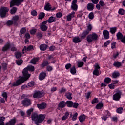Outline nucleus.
<instances>
[{
    "instance_id": "f257e3e1",
    "label": "nucleus",
    "mask_w": 125,
    "mask_h": 125,
    "mask_svg": "<svg viewBox=\"0 0 125 125\" xmlns=\"http://www.w3.org/2000/svg\"><path fill=\"white\" fill-rule=\"evenodd\" d=\"M28 71H30V72H34V71H35V67L30 65L24 68L22 71L23 77L17 80L16 82H14L13 83L12 86H18V85L22 84L24 82L27 81L29 78L31 77V74H29Z\"/></svg>"
},
{
    "instance_id": "f03ea898",
    "label": "nucleus",
    "mask_w": 125,
    "mask_h": 125,
    "mask_svg": "<svg viewBox=\"0 0 125 125\" xmlns=\"http://www.w3.org/2000/svg\"><path fill=\"white\" fill-rule=\"evenodd\" d=\"M97 39H98V35L96 33L90 34L86 38L87 42L89 43L92 42L93 41H97Z\"/></svg>"
},
{
    "instance_id": "7ed1b4c3",
    "label": "nucleus",
    "mask_w": 125,
    "mask_h": 125,
    "mask_svg": "<svg viewBox=\"0 0 125 125\" xmlns=\"http://www.w3.org/2000/svg\"><path fill=\"white\" fill-rule=\"evenodd\" d=\"M9 11V8L7 7L2 6L0 8V16L4 18L6 16V13Z\"/></svg>"
},
{
    "instance_id": "20e7f679",
    "label": "nucleus",
    "mask_w": 125,
    "mask_h": 125,
    "mask_svg": "<svg viewBox=\"0 0 125 125\" xmlns=\"http://www.w3.org/2000/svg\"><path fill=\"white\" fill-rule=\"evenodd\" d=\"M43 95H44V94H43V92L40 91H35L34 92V94L33 95V98H42V97H43Z\"/></svg>"
},
{
    "instance_id": "39448f33",
    "label": "nucleus",
    "mask_w": 125,
    "mask_h": 125,
    "mask_svg": "<svg viewBox=\"0 0 125 125\" xmlns=\"http://www.w3.org/2000/svg\"><path fill=\"white\" fill-rule=\"evenodd\" d=\"M31 104H32V102H31V100L28 98H25L22 101V104L24 107H28Z\"/></svg>"
},
{
    "instance_id": "423d86ee",
    "label": "nucleus",
    "mask_w": 125,
    "mask_h": 125,
    "mask_svg": "<svg viewBox=\"0 0 125 125\" xmlns=\"http://www.w3.org/2000/svg\"><path fill=\"white\" fill-rule=\"evenodd\" d=\"M46 24H47V21H44L40 24V28L42 32H45L47 30V26L46 25Z\"/></svg>"
},
{
    "instance_id": "0eeeda50",
    "label": "nucleus",
    "mask_w": 125,
    "mask_h": 125,
    "mask_svg": "<svg viewBox=\"0 0 125 125\" xmlns=\"http://www.w3.org/2000/svg\"><path fill=\"white\" fill-rule=\"evenodd\" d=\"M23 1H24V0H12L10 3V7H12L14 5L19 6Z\"/></svg>"
},
{
    "instance_id": "6e6552de",
    "label": "nucleus",
    "mask_w": 125,
    "mask_h": 125,
    "mask_svg": "<svg viewBox=\"0 0 125 125\" xmlns=\"http://www.w3.org/2000/svg\"><path fill=\"white\" fill-rule=\"evenodd\" d=\"M122 95V92L121 91H118L116 93L113 95V100H115V101H118L120 100V98H121V96Z\"/></svg>"
},
{
    "instance_id": "1a4fd4ad",
    "label": "nucleus",
    "mask_w": 125,
    "mask_h": 125,
    "mask_svg": "<svg viewBox=\"0 0 125 125\" xmlns=\"http://www.w3.org/2000/svg\"><path fill=\"white\" fill-rule=\"evenodd\" d=\"M94 67L95 69L93 72V75L95 76H99V70L100 69V66H99L98 63H96Z\"/></svg>"
},
{
    "instance_id": "9d476101",
    "label": "nucleus",
    "mask_w": 125,
    "mask_h": 125,
    "mask_svg": "<svg viewBox=\"0 0 125 125\" xmlns=\"http://www.w3.org/2000/svg\"><path fill=\"white\" fill-rule=\"evenodd\" d=\"M78 0H74L72 1L71 6V9L74 10V11H77L78 10V5L77 4V2Z\"/></svg>"
},
{
    "instance_id": "9b49d317",
    "label": "nucleus",
    "mask_w": 125,
    "mask_h": 125,
    "mask_svg": "<svg viewBox=\"0 0 125 125\" xmlns=\"http://www.w3.org/2000/svg\"><path fill=\"white\" fill-rule=\"evenodd\" d=\"M37 107L38 109H40V110H44L45 108H46V103L44 102H42L41 104H37Z\"/></svg>"
},
{
    "instance_id": "f8f14e48",
    "label": "nucleus",
    "mask_w": 125,
    "mask_h": 125,
    "mask_svg": "<svg viewBox=\"0 0 125 125\" xmlns=\"http://www.w3.org/2000/svg\"><path fill=\"white\" fill-rule=\"evenodd\" d=\"M19 20V16L18 15L14 16L13 17L12 19V21L14 22V26H17L18 25V23H17V21Z\"/></svg>"
},
{
    "instance_id": "ddd939ff",
    "label": "nucleus",
    "mask_w": 125,
    "mask_h": 125,
    "mask_svg": "<svg viewBox=\"0 0 125 125\" xmlns=\"http://www.w3.org/2000/svg\"><path fill=\"white\" fill-rule=\"evenodd\" d=\"M104 38L106 40H108L110 38V33L108 30H104L103 32Z\"/></svg>"
},
{
    "instance_id": "4468645a",
    "label": "nucleus",
    "mask_w": 125,
    "mask_h": 125,
    "mask_svg": "<svg viewBox=\"0 0 125 125\" xmlns=\"http://www.w3.org/2000/svg\"><path fill=\"white\" fill-rule=\"evenodd\" d=\"M44 10H46L47 11H49L50 10H55V8H54L53 9H51V5H50V4L49 3H47L46 5H45Z\"/></svg>"
},
{
    "instance_id": "2eb2a0df",
    "label": "nucleus",
    "mask_w": 125,
    "mask_h": 125,
    "mask_svg": "<svg viewBox=\"0 0 125 125\" xmlns=\"http://www.w3.org/2000/svg\"><path fill=\"white\" fill-rule=\"evenodd\" d=\"M45 77H46V73L45 72H42L40 74L39 79L40 81H42V80H44V79H45Z\"/></svg>"
},
{
    "instance_id": "dca6fc26",
    "label": "nucleus",
    "mask_w": 125,
    "mask_h": 125,
    "mask_svg": "<svg viewBox=\"0 0 125 125\" xmlns=\"http://www.w3.org/2000/svg\"><path fill=\"white\" fill-rule=\"evenodd\" d=\"M74 17H75V12L73 11L71 14L67 16V21H71V20H72V18H74Z\"/></svg>"
},
{
    "instance_id": "f3484780",
    "label": "nucleus",
    "mask_w": 125,
    "mask_h": 125,
    "mask_svg": "<svg viewBox=\"0 0 125 125\" xmlns=\"http://www.w3.org/2000/svg\"><path fill=\"white\" fill-rule=\"evenodd\" d=\"M31 50H34L33 45H29L28 47L24 46L22 51H31Z\"/></svg>"
},
{
    "instance_id": "a211bd4d",
    "label": "nucleus",
    "mask_w": 125,
    "mask_h": 125,
    "mask_svg": "<svg viewBox=\"0 0 125 125\" xmlns=\"http://www.w3.org/2000/svg\"><path fill=\"white\" fill-rule=\"evenodd\" d=\"M59 108H61L62 109H63V108H65L66 107V102L62 101H61L58 104Z\"/></svg>"
},
{
    "instance_id": "6ab92c4d",
    "label": "nucleus",
    "mask_w": 125,
    "mask_h": 125,
    "mask_svg": "<svg viewBox=\"0 0 125 125\" xmlns=\"http://www.w3.org/2000/svg\"><path fill=\"white\" fill-rule=\"evenodd\" d=\"M39 60H40L39 58H33L30 61V63L33 64V65H36L37 64V62H39Z\"/></svg>"
},
{
    "instance_id": "aec40b11",
    "label": "nucleus",
    "mask_w": 125,
    "mask_h": 125,
    "mask_svg": "<svg viewBox=\"0 0 125 125\" xmlns=\"http://www.w3.org/2000/svg\"><path fill=\"white\" fill-rule=\"evenodd\" d=\"M87 8L89 11H92L94 9V5L92 3H89L87 4Z\"/></svg>"
},
{
    "instance_id": "412c9836",
    "label": "nucleus",
    "mask_w": 125,
    "mask_h": 125,
    "mask_svg": "<svg viewBox=\"0 0 125 125\" xmlns=\"http://www.w3.org/2000/svg\"><path fill=\"white\" fill-rule=\"evenodd\" d=\"M46 21H47V23H53V22H55L56 21V18L53 17V16H51L48 20H46Z\"/></svg>"
},
{
    "instance_id": "4be33fe9",
    "label": "nucleus",
    "mask_w": 125,
    "mask_h": 125,
    "mask_svg": "<svg viewBox=\"0 0 125 125\" xmlns=\"http://www.w3.org/2000/svg\"><path fill=\"white\" fill-rule=\"evenodd\" d=\"M85 119H86V117H85V115H84V114L81 115L79 117V120L80 123H83V122H84L85 121Z\"/></svg>"
},
{
    "instance_id": "5701e85b",
    "label": "nucleus",
    "mask_w": 125,
    "mask_h": 125,
    "mask_svg": "<svg viewBox=\"0 0 125 125\" xmlns=\"http://www.w3.org/2000/svg\"><path fill=\"white\" fill-rule=\"evenodd\" d=\"M113 66L116 68H120V67H122V62L118 61L115 62L113 63Z\"/></svg>"
},
{
    "instance_id": "b1692460",
    "label": "nucleus",
    "mask_w": 125,
    "mask_h": 125,
    "mask_svg": "<svg viewBox=\"0 0 125 125\" xmlns=\"http://www.w3.org/2000/svg\"><path fill=\"white\" fill-rule=\"evenodd\" d=\"M47 48V45L45 44H42L40 46V49L42 51H44L45 50H46Z\"/></svg>"
},
{
    "instance_id": "393cba45",
    "label": "nucleus",
    "mask_w": 125,
    "mask_h": 125,
    "mask_svg": "<svg viewBox=\"0 0 125 125\" xmlns=\"http://www.w3.org/2000/svg\"><path fill=\"white\" fill-rule=\"evenodd\" d=\"M9 47H10V44L8 43L6 45H5L4 47H3L2 51H6V50H8V49H9Z\"/></svg>"
},
{
    "instance_id": "a878e982",
    "label": "nucleus",
    "mask_w": 125,
    "mask_h": 125,
    "mask_svg": "<svg viewBox=\"0 0 125 125\" xmlns=\"http://www.w3.org/2000/svg\"><path fill=\"white\" fill-rule=\"evenodd\" d=\"M65 104L69 108L73 107V105H74V103L72 101H67L65 102Z\"/></svg>"
},
{
    "instance_id": "bb28decb",
    "label": "nucleus",
    "mask_w": 125,
    "mask_h": 125,
    "mask_svg": "<svg viewBox=\"0 0 125 125\" xmlns=\"http://www.w3.org/2000/svg\"><path fill=\"white\" fill-rule=\"evenodd\" d=\"M73 42L74 43H79V42H82V40L79 37H74L73 39Z\"/></svg>"
},
{
    "instance_id": "cd10ccee",
    "label": "nucleus",
    "mask_w": 125,
    "mask_h": 125,
    "mask_svg": "<svg viewBox=\"0 0 125 125\" xmlns=\"http://www.w3.org/2000/svg\"><path fill=\"white\" fill-rule=\"evenodd\" d=\"M88 34H89V32H88V31L87 30L84 31L83 33H82L81 38H82V39H84V38H85V37L87 36Z\"/></svg>"
},
{
    "instance_id": "c85d7f7f",
    "label": "nucleus",
    "mask_w": 125,
    "mask_h": 125,
    "mask_svg": "<svg viewBox=\"0 0 125 125\" xmlns=\"http://www.w3.org/2000/svg\"><path fill=\"white\" fill-rule=\"evenodd\" d=\"M15 123H16V121L15 119H11L9 122L6 123L5 125H15Z\"/></svg>"
},
{
    "instance_id": "c756f323",
    "label": "nucleus",
    "mask_w": 125,
    "mask_h": 125,
    "mask_svg": "<svg viewBox=\"0 0 125 125\" xmlns=\"http://www.w3.org/2000/svg\"><path fill=\"white\" fill-rule=\"evenodd\" d=\"M102 108H103V103L102 102L99 103L96 106V108L97 109L101 110Z\"/></svg>"
},
{
    "instance_id": "7c9ffc66",
    "label": "nucleus",
    "mask_w": 125,
    "mask_h": 125,
    "mask_svg": "<svg viewBox=\"0 0 125 125\" xmlns=\"http://www.w3.org/2000/svg\"><path fill=\"white\" fill-rule=\"evenodd\" d=\"M120 76V73L117 71H115L112 73V78L113 79H117Z\"/></svg>"
},
{
    "instance_id": "2f4dec72",
    "label": "nucleus",
    "mask_w": 125,
    "mask_h": 125,
    "mask_svg": "<svg viewBox=\"0 0 125 125\" xmlns=\"http://www.w3.org/2000/svg\"><path fill=\"white\" fill-rule=\"evenodd\" d=\"M116 37L117 38V40H122L124 37V36H123V34L120 32L117 33Z\"/></svg>"
},
{
    "instance_id": "473e14b6",
    "label": "nucleus",
    "mask_w": 125,
    "mask_h": 125,
    "mask_svg": "<svg viewBox=\"0 0 125 125\" xmlns=\"http://www.w3.org/2000/svg\"><path fill=\"white\" fill-rule=\"evenodd\" d=\"M15 57L17 59H20L22 57V54L20 52H17L15 53Z\"/></svg>"
},
{
    "instance_id": "72a5a7b5",
    "label": "nucleus",
    "mask_w": 125,
    "mask_h": 125,
    "mask_svg": "<svg viewBox=\"0 0 125 125\" xmlns=\"http://www.w3.org/2000/svg\"><path fill=\"white\" fill-rule=\"evenodd\" d=\"M16 11H17V8L15 7H13L10 10V12L11 14H15V13H16Z\"/></svg>"
},
{
    "instance_id": "f704fd0d",
    "label": "nucleus",
    "mask_w": 125,
    "mask_h": 125,
    "mask_svg": "<svg viewBox=\"0 0 125 125\" xmlns=\"http://www.w3.org/2000/svg\"><path fill=\"white\" fill-rule=\"evenodd\" d=\"M69 112H65V115H64L62 118V120L66 121V120H67V119H68V118L69 117Z\"/></svg>"
},
{
    "instance_id": "c9c22d12",
    "label": "nucleus",
    "mask_w": 125,
    "mask_h": 125,
    "mask_svg": "<svg viewBox=\"0 0 125 125\" xmlns=\"http://www.w3.org/2000/svg\"><path fill=\"white\" fill-rule=\"evenodd\" d=\"M5 120V117H0V125H4V121Z\"/></svg>"
},
{
    "instance_id": "e433bc0d",
    "label": "nucleus",
    "mask_w": 125,
    "mask_h": 125,
    "mask_svg": "<svg viewBox=\"0 0 125 125\" xmlns=\"http://www.w3.org/2000/svg\"><path fill=\"white\" fill-rule=\"evenodd\" d=\"M70 73L71 74H72V75H75V74L76 73V66H73L70 69Z\"/></svg>"
},
{
    "instance_id": "4c0bfd02",
    "label": "nucleus",
    "mask_w": 125,
    "mask_h": 125,
    "mask_svg": "<svg viewBox=\"0 0 125 125\" xmlns=\"http://www.w3.org/2000/svg\"><path fill=\"white\" fill-rule=\"evenodd\" d=\"M65 96L67 99L69 100H71L72 99V93H66L65 94Z\"/></svg>"
},
{
    "instance_id": "58836bf2",
    "label": "nucleus",
    "mask_w": 125,
    "mask_h": 125,
    "mask_svg": "<svg viewBox=\"0 0 125 125\" xmlns=\"http://www.w3.org/2000/svg\"><path fill=\"white\" fill-rule=\"evenodd\" d=\"M44 16H45V14L43 12H41L39 15L38 19H42L44 18Z\"/></svg>"
},
{
    "instance_id": "ea45409f",
    "label": "nucleus",
    "mask_w": 125,
    "mask_h": 125,
    "mask_svg": "<svg viewBox=\"0 0 125 125\" xmlns=\"http://www.w3.org/2000/svg\"><path fill=\"white\" fill-rule=\"evenodd\" d=\"M7 26H11V25H14V22L12 20H8L6 22Z\"/></svg>"
},
{
    "instance_id": "a19ab883",
    "label": "nucleus",
    "mask_w": 125,
    "mask_h": 125,
    "mask_svg": "<svg viewBox=\"0 0 125 125\" xmlns=\"http://www.w3.org/2000/svg\"><path fill=\"white\" fill-rule=\"evenodd\" d=\"M26 31L27 29H26V28L23 27L21 29V30L20 31V33L21 35H22L23 34H25Z\"/></svg>"
},
{
    "instance_id": "79ce46f5",
    "label": "nucleus",
    "mask_w": 125,
    "mask_h": 125,
    "mask_svg": "<svg viewBox=\"0 0 125 125\" xmlns=\"http://www.w3.org/2000/svg\"><path fill=\"white\" fill-rule=\"evenodd\" d=\"M34 111V109L33 108H30V109L28 110L27 111V114L28 117H30L31 116V114H32V112Z\"/></svg>"
},
{
    "instance_id": "37998d69",
    "label": "nucleus",
    "mask_w": 125,
    "mask_h": 125,
    "mask_svg": "<svg viewBox=\"0 0 125 125\" xmlns=\"http://www.w3.org/2000/svg\"><path fill=\"white\" fill-rule=\"evenodd\" d=\"M117 31V27H112L110 29V32L111 34H115Z\"/></svg>"
},
{
    "instance_id": "c03bdc74",
    "label": "nucleus",
    "mask_w": 125,
    "mask_h": 125,
    "mask_svg": "<svg viewBox=\"0 0 125 125\" xmlns=\"http://www.w3.org/2000/svg\"><path fill=\"white\" fill-rule=\"evenodd\" d=\"M88 17L89 19H91V20H92L93 18H94V13L93 12H91L89 14Z\"/></svg>"
},
{
    "instance_id": "a18cd8bd",
    "label": "nucleus",
    "mask_w": 125,
    "mask_h": 125,
    "mask_svg": "<svg viewBox=\"0 0 125 125\" xmlns=\"http://www.w3.org/2000/svg\"><path fill=\"white\" fill-rule=\"evenodd\" d=\"M111 78H109V77H107L106 78H105L104 79V83H111Z\"/></svg>"
},
{
    "instance_id": "49530a36",
    "label": "nucleus",
    "mask_w": 125,
    "mask_h": 125,
    "mask_svg": "<svg viewBox=\"0 0 125 125\" xmlns=\"http://www.w3.org/2000/svg\"><path fill=\"white\" fill-rule=\"evenodd\" d=\"M35 83H35V82H30L28 83V86L29 87H32V86H34V85H35Z\"/></svg>"
},
{
    "instance_id": "de8ad7c7",
    "label": "nucleus",
    "mask_w": 125,
    "mask_h": 125,
    "mask_svg": "<svg viewBox=\"0 0 125 125\" xmlns=\"http://www.w3.org/2000/svg\"><path fill=\"white\" fill-rule=\"evenodd\" d=\"M123 107H121L117 108V109L116 110V112L118 114H122V113H123Z\"/></svg>"
},
{
    "instance_id": "09e8293b",
    "label": "nucleus",
    "mask_w": 125,
    "mask_h": 125,
    "mask_svg": "<svg viewBox=\"0 0 125 125\" xmlns=\"http://www.w3.org/2000/svg\"><path fill=\"white\" fill-rule=\"evenodd\" d=\"M49 64L48 63V61H44L41 64V66L42 67H46V66H47Z\"/></svg>"
},
{
    "instance_id": "8fccbe9b",
    "label": "nucleus",
    "mask_w": 125,
    "mask_h": 125,
    "mask_svg": "<svg viewBox=\"0 0 125 125\" xmlns=\"http://www.w3.org/2000/svg\"><path fill=\"white\" fill-rule=\"evenodd\" d=\"M16 62L17 65H20L22 64V63H23V60H16Z\"/></svg>"
},
{
    "instance_id": "3c124183",
    "label": "nucleus",
    "mask_w": 125,
    "mask_h": 125,
    "mask_svg": "<svg viewBox=\"0 0 125 125\" xmlns=\"http://www.w3.org/2000/svg\"><path fill=\"white\" fill-rule=\"evenodd\" d=\"M84 64V63L83 62H77V65H78V67L79 68H80L81 67H83V66Z\"/></svg>"
},
{
    "instance_id": "603ef678",
    "label": "nucleus",
    "mask_w": 125,
    "mask_h": 125,
    "mask_svg": "<svg viewBox=\"0 0 125 125\" xmlns=\"http://www.w3.org/2000/svg\"><path fill=\"white\" fill-rule=\"evenodd\" d=\"M87 30H86V31H88V33H89L91 30H92V25H91V24H89L87 26Z\"/></svg>"
},
{
    "instance_id": "864d4df0",
    "label": "nucleus",
    "mask_w": 125,
    "mask_h": 125,
    "mask_svg": "<svg viewBox=\"0 0 125 125\" xmlns=\"http://www.w3.org/2000/svg\"><path fill=\"white\" fill-rule=\"evenodd\" d=\"M118 13L121 15H124L125 14V10L123 9H120L119 10Z\"/></svg>"
},
{
    "instance_id": "5fc2aeb1",
    "label": "nucleus",
    "mask_w": 125,
    "mask_h": 125,
    "mask_svg": "<svg viewBox=\"0 0 125 125\" xmlns=\"http://www.w3.org/2000/svg\"><path fill=\"white\" fill-rule=\"evenodd\" d=\"M56 17H57V18H61V17H62V13L61 12L57 13L56 14Z\"/></svg>"
},
{
    "instance_id": "6e6d98bb",
    "label": "nucleus",
    "mask_w": 125,
    "mask_h": 125,
    "mask_svg": "<svg viewBox=\"0 0 125 125\" xmlns=\"http://www.w3.org/2000/svg\"><path fill=\"white\" fill-rule=\"evenodd\" d=\"M72 67V64L71 63H68L65 65V69L66 70H69Z\"/></svg>"
},
{
    "instance_id": "4d7b16f0",
    "label": "nucleus",
    "mask_w": 125,
    "mask_h": 125,
    "mask_svg": "<svg viewBox=\"0 0 125 125\" xmlns=\"http://www.w3.org/2000/svg\"><path fill=\"white\" fill-rule=\"evenodd\" d=\"M2 67L3 70H6L7 69V64L4 63L2 64Z\"/></svg>"
},
{
    "instance_id": "13d9d810",
    "label": "nucleus",
    "mask_w": 125,
    "mask_h": 125,
    "mask_svg": "<svg viewBox=\"0 0 125 125\" xmlns=\"http://www.w3.org/2000/svg\"><path fill=\"white\" fill-rule=\"evenodd\" d=\"M77 117H78V113H76L74 115H73L72 121H76V120H77Z\"/></svg>"
},
{
    "instance_id": "bf43d9fd",
    "label": "nucleus",
    "mask_w": 125,
    "mask_h": 125,
    "mask_svg": "<svg viewBox=\"0 0 125 125\" xmlns=\"http://www.w3.org/2000/svg\"><path fill=\"white\" fill-rule=\"evenodd\" d=\"M79 106V103H73V104L72 107H73V108H75V109H77V108H78V106Z\"/></svg>"
},
{
    "instance_id": "052dcab7",
    "label": "nucleus",
    "mask_w": 125,
    "mask_h": 125,
    "mask_svg": "<svg viewBox=\"0 0 125 125\" xmlns=\"http://www.w3.org/2000/svg\"><path fill=\"white\" fill-rule=\"evenodd\" d=\"M111 42V41L108 40L107 41H106L104 44V46L105 47H106V46H107V45H108V44H110V43Z\"/></svg>"
},
{
    "instance_id": "680f3d73",
    "label": "nucleus",
    "mask_w": 125,
    "mask_h": 125,
    "mask_svg": "<svg viewBox=\"0 0 125 125\" xmlns=\"http://www.w3.org/2000/svg\"><path fill=\"white\" fill-rule=\"evenodd\" d=\"M108 87H109L110 89H114L115 85L114 84L111 83L108 85Z\"/></svg>"
},
{
    "instance_id": "e2e57ef3",
    "label": "nucleus",
    "mask_w": 125,
    "mask_h": 125,
    "mask_svg": "<svg viewBox=\"0 0 125 125\" xmlns=\"http://www.w3.org/2000/svg\"><path fill=\"white\" fill-rule=\"evenodd\" d=\"M53 68L50 66H48L46 67V70L48 71V72H51V71L53 70Z\"/></svg>"
},
{
    "instance_id": "0e129e2a",
    "label": "nucleus",
    "mask_w": 125,
    "mask_h": 125,
    "mask_svg": "<svg viewBox=\"0 0 125 125\" xmlns=\"http://www.w3.org/2000/svg\"><path fill=\"white\" fill-rule=\"evenodd\" d=\"M2 96L5 98L6 100L7 99V93L5 92L2 93Z\"/></svg>"
},
{
    "instance_id": "69168bd1",
    "label": "nucleus",
    "mask_w": 125,
    "mask_h": 125,
    "mask_svg": "<svg viewBox=\"0 0 125 125\" xmlns=\"http://www.w3.org/2000/svg\"><path fill=\"white\" fill-rule=\"evenodd\" d=\"M31 13V15H33V16H37V11H36V10L32 11Z\"/></svg>"
},
{
    "instance_id": "338daca9",
    "label": "nucleus",
    "mask_w": 125,
    "mask_h": 125,
    "mask_svg": "<svg viewBox=\"0 0 125 125\" xmlns=\"http://www.w3.org/2000/svg\"><path fill=\"white\" fill-rule=\"evenodd\" d=\"M37 37L38 39H41L42 38V34L39 32L37 34Z\"/></svg>"
},
{
    "instance_id": "774afa93",
    "label": "nucleus",
    "mask_w": 125,
    "mask_h": 125,
    "mask_svg": "<svg viewBox=\"0 0 125 125\" xmlns=\"http://www.w3.org/2000/svg\"><path fill=\"white\" fill-rule=\"evenodd\" d=\"M98 99L97 98H95L92 101V104H94V103H98Z\"/></svg>"
}]
</instances>
